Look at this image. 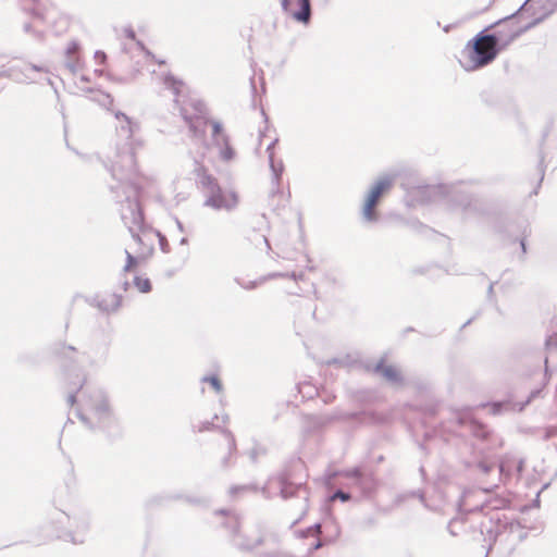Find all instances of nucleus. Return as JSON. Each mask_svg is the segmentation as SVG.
<instances>
[{"instance_id": "obj_37", "label": "nucleus", "mask_w": 557, "mask_h": 557, "mask_svg": "<svg viewBox=\"0 0 557 557\" xmlns=\"http://www.w3.org/2000/svg\"><path fill=\"white\" fill-rule=\"evenodd\" d=\"M251 242L257 246H261L263 245L267 252H269L271 250V246H270V243H269V239L267 236L262 235V234H259V233H255L252 238H251Z\"/></svg>"}, {"instance_id": "obj_3", "label": "nucleus", "mask_w": 557, "mask_h": 557, "mask_svg": "<svg viewBox=\"0 0 557 557\" xmlns=\"http://www.w3.org/2000/svg\"><path fill=\"white\" fill-rule=\"evenodd\" d=\"M480 535L486 556L496 550L509 555L528 536V529L512 517L496 512L480 523Z\"/></svg>"}, {"instance_id": "obj_40", "label": "nucleus", "mask_w": 557, "mask_h": 557, "mask_svg": "<svg viewBox=\"0 0 557 557\" xmlns=\"http://www.w3.org/2000/svg\"><path fill=\"white\" fill-rule=\"evenodd\" d=\"M126 263L123 267L122 272L127 273L134 265L137 264V258L134 257L128 250H125Z\"/></svg>"}, {"instance_id": "obj_5", "label": "nucleus", "mask_w": 557, "mask_h": 557, "mask_svg": "<svg viewBox=\"0 0 557 557\" xmlns=\"http://www.w3.org/2000/svg\"><path fill=\"white\" fill-rule=\"evenodd\" d=\"M531 0H527L515 13L492 23L484 29L487 35H495L498 47L504 50L523 33L545 20V14L535 8H530Z\"/></svg>"}, {"instance_id": "obj_57", "label": "nucleus", "mask_w": 557, "mask_h": 557, "mask_svg": "<svg viewBox=\"0 0 557 557\" xmlns=\"http://www.w3.org/2000/svg\"><path fill=\"white\" fill-rule=\"evenodd\" d=\"M519 243H520L521 251L524 255L527 252L525 239L521 238Z\"/></svg>"}, {"instance_id": "obj_26", "label": "nucleus", "mask_w": 557, "mask_h": 557, "mask_svg": "<svg viewBox=\"0 0 557 557\" xmlns=\"http://www.w3.org/2000/svg\"><path fill=\"white\" fill-rule=\"evenodd\" d=\"M510 466H515V474L516 478L519 479L523 472L524 460L522 458H506L502 460L499 463V473L504 474L507 470H509Z\"/></svg>"}, {"instance_id": "obj_6", "label": "nucleus", "mask_w": 557, "mask_h": 557, "mask_svg": "<svg viewBox=\"0 0 557 557\" xmlns=\"http://www.w3.org/2000/svg\"><path fill=\"white\" fill-rule=\"evenodd\" d=\"M218 515L225 517L223 527L227 530L231 544L240 552H252L259 546L278 544V536L268 531L265 523L256 522L253 525L242 529L238 515L227 510H219Z\"/></svg>"}, {"instance_id": "obj_48", "label": "nucleus", "mask_w": 557, "mask_h": 557, "mask_svg": "<svg viewBox=\"0 0 557 557\" xmlns=\"http://www.w3.org/2000/svg\"><path fill=\"white\" fill-rule=\"evenodd\" d=\"M320 533H321V524L314 523L312 527H310L306 530L305 536H308L309 534L318 536Z\"/></svg>"}, {"instance_id": "obj_61", "label": "nucleus", "mask_w": 557, "mask_h": 557, "mask_svg": "<svg viewBox=\"0 0 557 557\" xmlns=\"http://www.w3.org/2000/svg\"><path fill=\"white\" fill-rule=\"evenodd\" d=\"M494 231H495L496 233H502V232H503V227H502V225H500V224H495V225H494Z\"/></svg>"}, {"instance_id": "obj_19", "label": "nucleus", "mask_w": 557, "mask_h": 557, "mask_svg": "<svg viewBox=\"0 0 557 557\" xmlns=\"http://www.w3.org/2000/svg\"><path fill=\"white\" fill-rule=\"evenodd\" d=\"M540 395H541V389L536 388V389H534V391H532L530 393V395L528 396V398L523 403H512L510 400H503V401H493V403L482 404L481 406L482 407H490L491 408V412L494 416L500 414V413L507 412V411H518V412H520V411H522L524 409V407L528 404H530L533 399H535Z\"/></svg>"}, {"instance_id": "obj_55", "label": "nucleus", "mask_w": 557, "mask_h": 557, "mask_svg": "<svg viewBox=\"0 0 557 557\" xmlns=\"http://www.w3.org/2000/svg\"><path fill=\"white\" fill-rule=\"evenodd\" d=\"M125 35L127 38L134 40L136 38V35H135V32L133 28L128 27V28H125Z\"/></svg>"}, {"instance_id": "obj_58", "label": "nucleus", "mask_w": 557, "mask_h": 557, "mask_svg": "<svg viewBox=\"0 0 557 557\" xmlns=\"http://www.w3.org/2000/svg\"><path fill=\"white\" fill-rule=\"evenodd\" d=\"M493 293H494V283H491L490 286H488V289H487L488 298H492Z\"/></svg>"}, {"instance_id": "obj_50", "label": "nucleus", "mask_w": 557, "mask_h": 557, "mask_svg": "<svg viewBox=\"0 0 557 557\" xmlns=\"http://www.w3.org/2000/svg\"><path fill=\"white\" fill-rule=\"evenodd\" d=\"M252 488L250 485H234L230 488L231 495H236L239 492L248 491Z\"/></svg>"}, {"instance_id": "obj_36", "label": "nucleus", "mask_w": 557, "mask_h": 557, "mask_svg": "<svg viewBox=\"0 0 557 557\" xmlns=\"http://www.w3.org/2000/svg\"><path fill=\"white\" fill-rule=\"evenodd\" d=\"M201 382L209 383L216 393L223 389L222 383L216 375H206L201 379Z\"/></svg>"}, {"instance_id": "obj_28", "label": "nucleus", "mask_w": 557, "mask_h": 557, "mask_svg": "<svg viewBox=\"0 0 557 557\" xmlns=\"http://www.w3.org/2000/svg\"><path fill=\"white\" fill-rule=\"evenodd\" d=\"M162 84L164 85V87L166 89L172 91V94L174 95V101H175V103L178 104L180 103L178 97L181 94V89L183 87V82L178 81L174 76L168 74V75L163 76Z\"/></svg>"}, {"instance_id": "obj_22", "label": "nucleus", "mask_w": 557, "mask_h": 557, "mask_svg": "<svg viewBox=\"0 0 557 557\" xmlns=\"http://www.w3.org/2000/svg\"><path fill=\"white\" fill-rule=\"evenodd\" d=\"M10 70H14L17 76L24 78L25 81H15L20 84H32L37 82V76L39 73L46 72L44 66L25 63L22 66L13 65L9 67Z\"/></svg>"}, {"instance_id": "obj_53", "label": "nucleus", "mask_w": 557, "mask_h": 557, "mask_svg": "<svg viewBox=\"0 0 557 557\" xmlns=\"http://www.w3.org/2000/svg\"><path fill=\"white\" fill-rule=\"evenodd\" d=\"M322 546H323V542L321 540L317 539L315 542L309 548V552L317 550Z\"/></svg>"}, {"instance_id": "obj_33", "label": "nucleus", "mask_w": 557, "mask_h": 557, "mask_svg": "<svg viewBox=\"0 0 557 557\" xmlns=\"http://www.w3.org/2000/svg\"><path fill=\"white\" fill-rule=\"evenodd\" d=\"M531 432L532 433L540 432L541 433V435H540L541 438L544 440V441H548L552 437L557 436V424L556 425L546 426L543 430H541V429H533Z\"/></svg>"}, {"instance_id": "obj_60", "label": "nucleus", "mask_w": 557, "mask_h": 557, "mask_svg": "<svg viewBox=\"0 0 557 557\" xmlns=\"http://www.w3.org/2000/svg\"><path fill=\"white\" fill-rule=\"evenodd\" d=\"M176 225L180 232H184V225L178 219H176Z\"/></svg>"}, {"instance_id": "obj_46", "label": "nucleus", "mask_w": 557, "mask_h": 557, "mask_svg": "<svg viewBox=\"0 0 557 557\" xmlns=\"http://www.w3.org/2000/svg\"><path fill=\"white\" fill-rule=\"evenodd\" d=\"M539 171H540V175L541 176H540L537 186H536V188L533 191L534 195L537 194V189L540 188L541 183H542V181L544 178V174H545V165H544V158H543V156L541 157L540 162H539Z\"/></svg>"}, {"instance_id": "obj_9", "label": "nucleus", "mask_w": 557, "mask_h": 557, "mask_svg": "<svg viewBox=\"0 0 557 557\" xmlns=\"http://www.w3.org/2000/svg\"><path fill=\"white\" fill-rule=\"evenodd\" d=\"M57 513V536L73 544H83L90 529V512L85 506H74Z\"/></svg>"}, {"instance_id": "obj_30", "label": "nucleus", "mask_w": 557, "mask_h": 557, "mask_svg": "<svg viewBox=\"0 0 557 557\" xmlns=\"http://www.w3.org/2000/svg\"><path fill=\"white\" fill-rule=\"evenodd\" d=\"M218 419H219V416L214 414L211 420H205V421H200L198 423H193L191 430L195 433H202V432L215 430V429H218V426L214 424V421Z\"/></svg>"}, {"instance_id": "obj_24", "label": "nucleus", "mask_w": 557, "mask_h": 557, "mask_svg": "<svg viewBox=\"0 0 557 557\" xmlns=\"http://www.w3.org/2000/svg\"><path fill=\"white\" fill-rule=\"evenodd\" d=\"M374 371L382 374L386 381L394 385H400L403 383L401 373L393 366H384L383 361L376 363Z\"/></svg>"}, {"instance_id": "obj_54", "label": "nucleus", "mask_w": 557, "mask_h": 557, "mask_svg": "<svg viewBox=\"0 0 557 557\" xmlns=\"http://www.w3.org/2000/svg\"><path fill=\"white\" fill-rule=\"evenodd\" d=\"M542 4H543L542 0H531L530 8H535L539 12H542V10H540V7Z\"/></svg>"}, {"instance_id": "obj_59", "label": "nucleus", "mask_w": 557, "mask_h": 557, "mask_svg": "<svg viewBox=\"0 0 557 557\" xmlns=\"http://www.w3.org/2000/svg\"><path fill=\"white\" fill-rule=\"evenodd\" d=\"M23 29H24L25 33H30L32 32L30 23H25L24 26H23Z\"/></svg>"}, {"instance_id": "obj_49", "label": "nucleus", "mask_w": 557, "mask_h": 557, "mask_svg": "<svg viewBox=\"0 0 557 557\" xmlns=\"http://www.w3.org/2000/svg\"><path fill=\"white\" fill-rule=\"evenodd\" d=\"M478 469L483 472V473H487L492 470L493 468V465L487 462V461H479L478 465H476Z\"/></svg>"}, {"instance_id": "obj_56", "label": "nucleus", "mask_w": 557, "mask_h": 557, "mask_svg": "<svg viewBox=\"0 0 557 557\" xmlns=\"http://www.w3.org/2000/svg\"><path fill=\"white\" fill-rule=\"evenodd\" d=\"M515 473V466H510L509 470H507L504 474H500V476L507 479Z\"/></svg>"}, {"instance_id": "obj_16", "label": "nucleus", "mask_w": 557, "mask_h": 557, "mask_svg": "<svg viewBox=\"0 0 557 557\" xmlns=\"http://www.w3.org/2000/svg\"><path fill=\"white\" fill-rule=\"evenodd\" d=\"M361 414H364V412H347L336 409L332 413L308 416L306 420L313 430H320L336 421H357Z\"/></svg>"}, {"instance_id": "obj_29", "label": "nucleus", "mask_w": 557, "mask_h": 557, "mask_svg": "<svg viewBox=\"0 0 557 557\" xmlns=\"http://www.w3.org/2000/svg\"><path fill=\"white\" fill-rule=\"evenodd\" d=\"M221 433L224 435V437L226 438L227 441V448H228V456L224 457L222 459V466L223 467H228L230 466V459L231 457L236 454V441H235V437L233 435V433L228 430V429H220Z\"/></svg>"}, {"instance_id": "obj_43", "label": "nucleus", "mask_w": 557, "mask_h": 557, "mask_svg": "<svg viewBox=\"0 0 557 557\" xmlns=\"http://www.w3.org/2000/svg\"><path fill=\"white\" fill-rule=\"evenodd\" d=\"M351 498V494L349 492H344L343 490H337L332 495V499H341L342 502H347Z\"/></svg>"}, {"instance_id": "obj_51", "label": "nucleus", "mask_w": 557, "mask_h": 557, "mask_svg": "<svg viewBox=\"0 0 557 557\" xmlns=\"http://www.w3.org/2000/svg\"><path fill=\"white\" fill-rule=\"evenodd\" d=\"M277 141L278 139L275 138L267 146L265 151L268 153L269 161H271V157L274 158V146L276 145Z\"/></svg>"}, {"instance_id": "obj_63", "label": "nucleus", "mask_w": 557, "mask_h": 557, "mask_svg": "<svg viewBox=\"0 0 557 557\" xmlns=\"http://www.w3.org/2000/svg\"><path fill=\"white\" fill-rule=\"evenodd\" d=\"M187 243H188L187 237H183V238L180 240V244H181V245H186Z\"/></svg>"}, {"instance_id": "obj_12", "label": "nucleus", "mask_w": 557, "mask_h": 557, "mask_svg": "<svg viewBox=\"0 0 557 557\" xmlns=\"http://www.w3.org/2000/svg\"><path fill=\"white\" fill-rule=\"evenodd\" d=\"M180 111L193 135L203 137L209 123L206 104L202 101H191L188 104L181 106Z\"/></svg>"}, {"instance_id": "obj_32", "label": "nucleus", "mask_w": 557, "mask_h": 557, "mask_svg": "<svg viewBox=\"0 0 557 557\" xmlns=\"http://www.w3.org/2000/svg\"><path fill=\"white\" fill-rule=\"evenodd\" d=\"M65 66L71 73H77L82 69L81 58L77 54L67 57L65 61Z\"/></svg>"}, {"instance_id": "obj_41", "label": "nucleus", "mask_w": 557, "mask_h": 557, "mask_svg": "<svg viewBox=\"0 0 557 557\" xmlns=\"http://www.w3.org/2000/svg\"><path fill=\"white\" fill-rule=\"evenodd\" d=\"M132 286V282L126 277V273L122 272L120 275V280L117 283L119 289H122L123 292H128V289Z\"/></svg>"}, {"instance_id": "obj_64", "label": "nucleus", "mask_w": 557, "mask_h": 557, "mask_svg": "<svg viewBox=\"0 0 557 557\" xmlns=\"http://www.w3.org/2000/svg\"><path fill=\"white\" fill-rule=\"evenodd\" d=\"M34 36H35L36 38L40 39V38H41V33H39V32H34Z\"/></svg>"}, {"instance_id": "obj_11", "label": "nucleus", "mask_w": 557, "mask_h": 557, "mask_svg": "<svg viewBox=\"0 0 557 557\" xmlns=\"http://www.w3.org/2000/svg\"><path fill=\"white\" fill-rule=\"evenodd\" d=\"M419 194L425 201H438L450 210L460 209L467 212L473 202L471 195L463 193L457 188H448L444 185L428 186L419 190Z\"/></svg>"}, {"instance_id": "obj_18", "label": "nucleus", "mask_w": 557, "mask_h": 557, "mask_svg": "<svg viewBox=\"0 0 557 557\" xmlns=\"http://www.w3.org/2000/svg\"><path fill=\"white\" fill-rule=\"evenodd\" d=\"M280 481V491L281 496L284 499L292 498L294 496L301 498L305 502V511H307V502H308V490L307 485L304 482L294 483L290 481V479L286 474H282L278 478Z\"/></svg>"}, {"instance_id": "obj_10", "label": "nucleus", "mask_w": 557, "mask_h": 557, "mask_svg": "<svg viewBox=\"0 0 557 557\" xmlns=\"http://www.w3.org/2000/svg\"><path fill=\"white\" fill-rule=\"evenodd\" d=\"M434 432L445 441H449V435L459 437L472 435L478 440L485 441L491 434L490 429L475 420L468 410L451 411L449 419L442 422Z\"/></svg>"}, {"instance_id": "obj_45", "label": "nucleus", "mask_w": 557, "mask_h": 557, "mask_svg": "<svg viewBox=\"0 0 557 557\" xmlns=\"http://www.w3.org/2000/svg\"><path fill=\"white\" fill-rule=\"evenodd\" d=\"M1 77H8V78H10L12 81H25L24 78L17 76V74H15L14 70H10V69L1 71L0 72V78Z\"/></svg>"}, {"instance_id": "obj_39", "label": "nucleus", "mask_w": 557, "mask_h": 557, "mask_svg": "<svg viewBox=\"0 0 557 557\" xmlns=\"http://www.w3.org/2000/svg\"><path fill=\"white\" fill-rule=\"evenodd\" d=\"M212 129H213V134H212L213 144L218 143L221 137H228L227 134L223 133L222 124L220 122H213Z\"/></svg>"}, {"instance_id": "obj_1", "label": "nucleus", "mask_w": 557, "mask_h": 557, "mask_svg": "<svg viewBox=\"0 0 557 557\" xmlns=\"http://www.w3.org/2000/svg\"><path fill=\"white\" fill-rule=\"evenodd\" d=\"M97 101L108 108L115 117L116 152L109 171L116 183L112 184L110 189L120 203L119 212L123 224L133 239L141 243L140 232L145 228V218L139 202L141 186L136 162V152L144 145L139 136L140 125L124 112L111 109L113 98L109 94L101 92Z\"/></svg>"}, {"instance_id": "obj_14", "label": "nucleus", "mask_w": 557, "mask_h": 557, "mask_svg": "<svg viewBox=\"0 0 557 557\" xmlns=\"http://www.w3.org/2000/svg\"><path fill=\"white\" fill-rule=\"evenodd\" d=\"M344 476L350 480V487L357 491L362 498H371L375 494L379 481L372 471L354 468L344 472Z\"/></svg>"}, {"instance_id": "obj_15", "label": "nucleus", "mask_w": 557, "mask_h": 557, "mask_svg": "<svg viewBox=\"0 0 557 557\" xmlns=\"http://www.w3.org/2000/svg\"><path fill=\"white\" fill-rule=\"evenodd\" d=\"M283 12L297 23L308 25L311 21V0H281Z\"/></svg>"}, {"instance_id": "obj_8", "label": "nucleus", "mask_w": 557, "mask_h": 557, "mask_svg": "<svg viewBox=\"0 0 557 557\" xmlns=\"http://www.w3.org/2000/svg\"><path fill=\"white\" fill-rule=\"evenodd\" d=\"M495 35H487L486 29L479 32L461 51L460 65L467 72L484 67L492 63L502 49Z\"/></svg>"}, {"instance_id": "obj_34", "label": "nucleus", "mask_w": 557, "mask_h": 557, "mask_svg": "<svg viewBox=\"0 0 557 557\" xmlns=\"http://www.w3.org/2000/svg\"><path fill=\"white\" fill-rule=\"evenodd\" d=\"M133 284L138 288L141 293H148L151 290V283L149 278H143L138 275L133 277Z\"/></svg>"}, {"instance_id": "obj_38", "label": "nucleus", "mask_w": 557, "mask_h": 557, "mask_svg": "<svg viewBox=\"0 0 557 557\" xmlns=\"http://www.w3.org/2000/svg\"><path fill=\"white\" fill-rule=\"evenodd\" d=\"M545 348L548 354L557 350V331H554L552 334L547 335L545 339Z\"/></svg>"}, {"instance_id": "obj_52", "label": "nucleus", "mask_w": 557, "mask_h": 557, "mask_svg": "<svg viewBox=\"0 0 557 557\" xmlns=\"http://www.w3.org/2000/svg\"><path fill=\"white\" fill-rule=\"evenodd\" d=\"M95 59L98 63H104L107 60V55L103 51L98 50L95 52Z\"/></svg>"}, {"instance_id": "obj_17", "label": "nucleus", "mask_w": 557, "mask_h": 557, "mask_svg": "<svg viewBox=\"0 0 557 557\" xmlns=\"http://www.w3.org/2000/svg\"><path fill=\"white\" fill-rule=\"evenodd\" d=\"M473 494L470 491L462 490L459 486L456 485H449L446 491V504L447 506L453 507L457 511H475L478 509L483 510L484 505L482 506H473L469 507L467 505V500L472 496Z\"/></svg>"}, {"instance_id": "obj_27", "label": "nucleus", "mask_w": 557, "mask_h": 557, "mask_svg": "<svg viewBox=\"0 0 557 557\" xmlns=\"http://www.w3.org/2000/svg\"><path fill=\"white\" fill-rule=\"evenodd\" d=\"M377 203L379 202H376L368 197L366 198V201H364V205L362 208V212H361V218H362L363 222H366V223L377 222L379 215L375 211V207Z\"/></svg>"}, {"instance_id": "obj_62", "label": "nucleus", "mask_w": 557, "mask_h": 557, "mask_svg": "<svg viewBox=\"0 0 557 557\" xmlns=\"http://www.w3.org/2000/svg\"><path fill=\"white\" fill-rule=\"evenodd\" d=\"M32 13H33V15H34V16L39 17V18H42V15H41V13H40L38 10L34 9V10L32 11Z\"/></svg>"}, {"instance_id": "obj_13", "label": "nucleus", "mask_w": 557, "mask_h": 557, "mask_svg": "<svg viewBox=\"0 0 557 557\" xmlns=\"http://www.w3.org/2000/svg\"><path fill=\"white\" fill-rule=\"evenodd\" d=\"M83 298L89 307L97 309L99 313L106 317L116 314L123 307L124 301V295L117 290L99 292Z\"/></svg>"}, {"instance_id": "obj_42", "label": "nucleus", "mask_w": 557, "mask_h": 557, "mask_svg": "<svg viewBox=\"0 0 557 557\" xmlns=\"http://www.w3.org/2000/svg\"><path fill=\"white\" fill-rule=\"evenodd\" d=\"M461 527L463 525V522L458 520V519H451L448 523V532L453 535V536H457L459 535L460 531L457 529V527Z\"/></svg>"}, {"instance_id": "obj_25", "label": "nucleus", "mask_w": 557, "mask_h": 557, "mask_svg": "<svg viewBox=\"0 0 557 557\" xmlns=\"http://www.w3.org/2000/svg\"><path fill=\"white\" fill-rule=\"evenodd\" d=\"M214 146L219 149V157L222 161L230 162L235 158V150L230 144V137H221Z\"/></svg>"}, {"instance_id": "obj_21", "label": "nucleus", "mask_w": 557, "mask_h": 557, "mask_svg": "<svg viewBox=\"0 0 557 557\" xmlns=\"http://www.w3.org/2000/svg\"><path fill=\"white\" fill-rule=\"evenodd\" d=\"M276 277H290V278H293L295 281H299V280H304V273L302 272H300V273H296V272H290V273L274 272V273H270L267 276H262L259 280H255V281H244V280H240V278L236 277L235 282L240 287H243L244 289L251 290V289H255L260 284L264 283L265 281L271 280V278H276Z\"/></svg>"}, {"instance_id": "obj_7", "label": "nucleus", "mask_w": 557, "mask_h": 557, "mask_svg": "<svg viewBox=\"0 0 557 557\" xmlns=\"http://www.w3.org/2000/svg\"><path fill=\"white\" fill-rule=\"evenodd\" d=\"M190 175L195 184L205 196L203 206L213 210L232 211L238 205V196L233 190H224L218 180L209 173L203 163L194 160Z\"/></svg>"}, {"instance_id": "obj_47", "label": "nucleus", "mask_w": 557, "mask_h": 557, "mask_svg": "<svg viewBox=\"0 0 557 557\" xmlns=\"http://www.w3.org/2000/svg\"><path fill=\"white\" fill-rule=\"evenodd\" d=\"M78 48H79V45L76 41H71L66 48V58L76 55Z\"/></svg>"}, {"instance_id": "obj_35", "label": "nucleus", "mask_w": 557, "mask_h": 557, "mask_svg": "<svg viewBox=\"0 0 557 557\" xmlns=\"http://www.w3.org/2000/svg\"><path fill=\"white\" fill-rule=\"evenodd\" d=\"M557 9V0H543V4L540 7L542 14H545V18L554 13Z\"/></svg>"}, {"instance_id": "obj_2", "label": "nucleus", "mask_w": 557, "mask_h": 557, "mask_svg": "<svg viewBox=\"0 0 557 557\" xmlns=\"http://www.w3.org/2000/svg\"><path fill=\"white\" fill-rule=\"evenodd\" d=\"M109 347L108 336L101 333L92 334L85 344L83 351L71 345H60L57 354L62 359L65 368H71L64 370V376L67 380L72 374L74 375V380L69 382L67 403L70 406L76 403V394L85 384L83 368L103 364L109 355Z\"/></svg>"}, {"instance_id": "obj_31", "label": "nucleus", "mask_w": 557, "mask_h": 557, "mask_svg": "<svg viewBox=\"0 0 557 557\" xmlns=\"http://www.w3.org/2000/svg\"><path fill=\"white\" fill-rule=\"evenodd\" d=\"M297 389L301 397L307 399L312 398L318 393L317 388L309 382L299 383Z\"/></svg>"}, {"instance_id": "obj_44", "label": "nucleus", "mask_w": 557, "mask_h": 557, "mask_svg": "<svg viewBox=\"0 0 557 557\" xmlns=\"http://www.w3.org/2000/svg\"><path fill=\"white\" fill-rule=\"evenodd\" d=\"M157 236L159 238L160 249L164 253H168L170 251V246H169L166 237L163 234H161L160 232H157Z\"/></svg>"}, {"instance_id": "obj_20", "label": "nucleus", "mask_w": 557, "mask_h": 557, "mask_svg": "<svg viewBox=\"0 0 557 557\" xmlns=\"http://www.w3.org/2000/svg\"><path fill=\"white\" fill-rule=\"evenodd\" d=\"M269 166L271 171V188H270V197H275L276 195H282L281 182L282 176L285 170L284 163L282 159L275 160V158L271 157V161H269Z\"/></svg>"}, {"instance_id": "obj_4", "label": "nucleus", "mask_w": 557, "mask_h": 557, "mask_svg": "<svg viewBox=\"0 0 557 557\" xmlns=\"http://www.w3.org/2000/svg\"><path fill=\"white\" fill-rule=\"evenodd\" d=\"M76 417L89 429L101 430L109 436L120 435L121 430L114 417L107 394L100 389L83 392Z\"/></svg>"}, {"instance_id": "obj_23", "label": "nucleus", "mask_w": 557, "mask_h": 557, "mask_svg": "<svg viewBox=\"0 0 557 557\" xmlns=\"http://www.w3.org/2000/svg\"><path fill=\"white\" fill-rule=\"evenodd\" d=\"M394 178L389 175L380 177L371 187L368 198L379 202L381 196L385 190H388L393 185Z\"/></svg>"}]
</instances>
